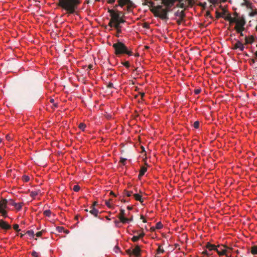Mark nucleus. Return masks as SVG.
Masks as SVG:
<instances>
[{"instance_id": "nucleus-1", "label": "nucleus", "mask_w": 257, "mask_h": 257, "mask_svg": "<svg viewBox=\"0 0 257 257\" xmlns=\"http://www.w3.org/2000/svg\"><path fill=\"white\" fill-rule=\"evenodd\" d=\"M81 0H59L60 6L68 14H72L78 10Z\"/></svg>"}, {"instance_id": "nucleus-2", "label": "nucleus", "mask_w": 257, "mask_h": 257, "mask_svg": "<svg viewBox=\"0 0 257 257\" xmlns=\"http://www.w3.org/2000/svg\"><path fill=\"white\" fill-rule=\"evenodd\" d=\"M115 50V54L116 55L126 54L128 56L133 55V52L131 49H130L123 43L117 40L116 43L112 45Z\"/></svg>"}, {"instance_id": "nucleus-3", "label": "nucleus", "mask_w": 257, "mask_h": 257, "mask_svg": "<svg viewBox=\"0 0 257 257\" xmlns=\"http://www.w3.org/2000/svg\"><path fill=\"white\" fill-rule=\"evenodd\" d=\"M235 19L233 23L235 24V26L234 29L235 30H238L239 31L240 29H245L244 26L246 24V21L243 16H239L236 13H234Z\"/></svg>"}, {"instance_id": "nucleus-4", "label": "nucleus", "mask_w": 257, "mask_h": 257, "mask_svg": "<svg viewBox=\"0 0 257 257\" xmlns=\"http://www.w3.org/2000/svg\"><path fill=\"white\" fill-rule=\"evenodd\" d=\"M111 16V19L112 20L113 22L118 21V20L122 15V13L119 11H115L113 10H109L108 11Z\"/></svg>"}, {"instance_id": "nucleus-5", "label": "nucleus", "mask_w": 257, "mask_h": 257, "mask_svg": "<svg viewBox=\"0 0 257 257\" xmlns=\"http://www.w3.org/2000/svg\"><path fill=\"white\" fill-rule=\"evenodd\" d=\"M9 205L15 207V208L17 211H20L22 209L24 205L23 202L16 203L14 200L10 199L8 200Z\"/></svg>"}, {"instance_id": "nucleus-6", "label": "nucleus", "mask_w": 257, "mask_h": 257, "mask_svg": "<svg viewBox=\"0 0 257 257\" xmlns=\"http://www.w3.org/2000/svg\"><path fill=\"white\" fill-rule=\"evenodd\" d=\"M125 215V213L124 210L123 209H121L120 210V213L118 218L120 220V222H122L123 224L126 223V222H127L128 221H129L128 218L126 217ZM131 220V219H130V220Z\"/></svg>"}, {"instance_id": "nucleus-7", "label": "nucleus", "mask_w": 257, "mask_h": 257, "mask_svg": "<svg viewBox=\"0 0 257 257\" xmlns=\"http://www.w3.org/2000/svg\"><path fill=\"white\" fill-rule=\"evenodd\" d=\"M9 205V201L6 199H2L0 200V211L6 210Z\"/></svg>"}, {"instance_id": "nucleus-8", "label": "nucleus", "mask_w": 257, "mask_h": 257, "mask_svg": "<svg viewBox=\"0 0 257 257\" xmlns=\"http://www.w3.org/2000/svg\"><path fill=\"white\" fill-rule=\"evenodd\" d=\"M234 49H238L240 51L242 52L244 50V47L243 44L239 40H237L236 43L234 45Z\"/></svg>"}, {"instance_id": "nucleus-9", "label": "nucleus", "mask_w": 257, "mask_h": 257, "mask_svg": "<svg viewBox=\"0 0 257 257\" xmlns=\"http://www.w3.org/2000/svg\"><path fill=\"white\" fill-rule=\"evenodd\" d=\"M0 227L4 229H10L11 228V226L7 223L6 221L3 219L0 220Z\"/></svg>"}, {"instance_id": "nucleus-10", "label": "nucleus", "mask_w": 257, "mask_h": 257, "mask_svg": "<svg viewBox=\"0 0 257 257\" xmlns=\"http://www.w3.org/2000/svg\"><path fill=\"white\" fill-rule=\"evenodd\" d=\"M255 40V37L253 35L246 36L245 37V43L246 44H252Z\"/></svg>"}, {"instance_id": "nucleus-11", "label": "nucleus", "mask_w": 257, "mask_h": 257, "mask_svg": "<svg viewBox=\"0 0 257 257\" xmlns=\"http://www.w3.org/2000/svg\"><path fill=\"white\" fill-rule=\"evenodd\" d=\"M132 253L137 257H139L141 255V249L139 245H136L134 248L133 249Z\"/></svg>"}, {"instance_id": "nucleus-12", "label": "nucleus", "mask_w": 257, "mask_h": 257, "mask_svg": "<svg viewBox=\"0 0 257 257\" xmlns=\"http://www.w3.org/2000/svg\"><path fill=\"white\" fill-rule=\"evenodd\" d=\"M205 247L209 249L210 250H214L216 251H218V249L217 248V246L214 244H211L210 242H207Z\"/></svg>"}, {"instance_id": "nucleus-13", "label": "nucleus", "mask_w": 257, "mask_h": 257, "mask_svg": "<svg viewBox=\"0 0 257 257\" xmlns=\"http://www.w3.org/2000/svg\"><path fill=\"white\" fill-rule=\"evenodd\" d=\"M224 19L229 22L230 24H233V22L234 21L235 17H232L231 14H229L226 17H224Z\"/></svg>"}, {"instance_id": "nucleus-14", "label": "nucleus", "mask_w": 257, "mask_h": 257, "mask_svg": "<svg viewBox=\"0 0 257 257\" xmlns=\"http://www.w3.org/2000/svg\"><path fill=\"white\" fill-rule=\"evenodd\" d=\"M174 15L176 17H178V18L181 19L185 17V14L183 11H180L179 10H178L175 13Z\"/></svg>"}, {"instance_id": "nucleus-15", "label": "nucleus", "mask_w": 257, "mask_h": 257, "mask_svg": "<svg viewBox=\"0 0 257 257\" xmlns=\"http://www.w3.org/2000/svg\"><path fill=\"white\" fill-rule=\"evenodd\" d=\"M147 168L145 166H142L139 172V178L140 179L147 172Z\"/></svg>"}, {"instance_id": "nucleus-16", "label": "nucleus", "mask_w": 257, "mask_h": 257, "mask_svg": "<svg viewBox=\"0 0 257 257\" xmlns=\"http://www.w3.org/2000/svg\"><path fill=\"white\" fill-rule=\"evenodd\" d=\"M90 213L94 215L95 217H97L98 215V214L99 213V210L94 207L93 206L91 207V210H90Z\"/></svg>"}, {"instance_id": "nucleus-17", "label": "nucleus", "mask_w": 257, "mask_h": 257, "mask_svg": "<svg viewBox=\"0 0 257 257\" xmlns=\"http://www.w3.org/2000/svg\"><path fill=\"white\" fill-rule=\"evenodd\" d=\"M133 196L135 200L140 201L142 204L143 203V202H144V200L142 198V195L138 193H135L133 195Z\"/></svg>"}, {"instance_id": "nucleus-18", "label": "nucleus", "mask_w": 257, "mask_h": 257, "mask_svg": "<svg viewBox=\"0 0 257 257\" xmlns=\"http://www.w3.org/2000/svg\"><path fill=\"white\" fill-rule=\"evenodd\" d=\"M130 0H118V5H116L115 7H117L118 6L122 7L123 6L127 4Z\"/></svg>"}, {"instance_id": "nucleus-19", "label": "nucleus", "mask_w": 257, "mask_h": 257, "mask_svg": "<svg viewBox=\"0 0 257 257\" xmlns=\"http://www.w3.org/2000/svg\"><path fill=\"white\" fill-rule=\"evenodd\" d=\"M130 0H118V5H116L115 7H117L118 6L122 7L123 6L127 4Z\"/></svg>"}, {"instance_id": "nucleus-20", "label": "nucleus", "mask_w": 257, "mask_h": 257, "mask_svg": "<svg viewBox=\"0 0 257 257\" xmlns=\"http://www.w3.org/2000/svg\"><path fill=\"white\" fill-rule=\"evenodd\" d=\"M130 0H118V5H116L115 7H117L118 6L122 7L123 6L127 4Z\"/></svg>"}, {"instance_id": "nucleus-21", "label": "nucleus", "mask_w": 257, "mask_h": 257, "mask_svg": "<svg viewBox=\"0 0 257 257\" xmlns=\"http://www.w3.org/2000/svg\"><path fill=\"white\" fill-rule=\"evenodd\" d=\"M41 191L40 190H37L35 191H32L30 192V196L33 198H35L37 195L40 194Z\"/></svg>"}, {"instance_id": "nucleus-22", "label": "nucleus", "mask_w": 257, "mask_h": 257, "mask_svg": "<svg viewBox=\"0 0 257 257\" xmlns=\"http://www.w3.org/2000/svg\"><path fill=\"white\" fill-rule=\"evenodd\" d=\"M250 64L252 66L254 67L255 68H257V66H255V63L257 62V60L255 58H252L249 60Z\"/></svg>"}, {"instance_id": "nucleus-23", "label": "nucleus", "mask_w": 257, "mask_h": 257, "mask_svg": "<svg viewBox=\"0 0 257 257\" xmlns=\"http://www.w3.org/2000/svg\"><path fill=\"white\" fill-rule=\"evenodd\" d=\"M250 251L252 254H257V246L254 245L252 246Z\"/></svg>"}, {"instance_id": "nucleus-24", "label": "nucleus", "mask_w": 257, "mask_h": 257, "mask_svg": "<svg viewBox=\"0 0 257 257\" xmlns=\"http://www.w3.org/2000/svg\"><path fill=\"white\" fill-rule=\"evenodd\" d=\"M43 214L44 215L47 217H50L52 214V212L50 210H46L44 211Z\"/></svg>"}, {"instance_id": "nucleus-25", "label": "nucleus", "mask_w": 257, "mask_h": 257, "mask_svg": "<svg viewBox=\"0 0 257 257\" xmlns=\"http://www.w3.org/2000/svg\"><path fill=\"white\" fill-rule=\"evenodd\" d=\"M78 127L80 130L84 132L85 130V128L86 127V125L85 123L82 122L79 124Z\"/></svg>"}, {"instance_id": "nucleus-26", "label": "nucleus", "mask_w": 257, "mask_h": 257, "mask_svg": "<svg viewBox=\"0 0 257 257\" xmlns=\"http://www.w3.org/2000/svg\"><path fill=\"white\" fill-rule=\"evenodd\" d=\"M226 250L225 249H221L220 250L218 249V251H216L219 255H223L225 254Z\"/></svg>"}, {"instance_id": "nucleus-27", "label": "nucleus", "mask_w": 257, "mask_h": 257, "mask_svg": "<svg viewBox=\"0 0 257 257\" xmlns=\"http://www.w3.org/2000/svg\"><path fill=\"white\" fill-rule=\"evenodd\" d=\"M116 30L121 29V27L118 22H114V27Z\"/></svg>"}, {"instance_id": "nucleus-28", "label": "nucleus", "mask_w": 257, "mask_h": 257, "mask_svg": "<svg viewBox=\"0 0 257 257\" xmlns=\"http://www.w3.org/2000/svg\"><path fill=\"white\" fill-rule=\"evenodd\" d=\"M1 211H0V213L2 214V215L5 217V218H6V217H8V212L7 210H1Z\"/></svg>"}, {"instance_id": "nucleus-29", "label": "nucleus", "mask_w": 257, "mask_h": 257, "mask_svg": "<svg viewBox=\"0 0 257 257\" xmlns=\"http://www.w3.org/2000/svg\"><path fill=\"white\" fill-rule=\"evenodd\" d=\"M26 233L30 236L34 237L35 235L34 232L33 230H29L26 232Z\"/></svg>"}, {"instance_id": "nucleus-30", "label": "nucleus", "mask_w": 257, "mask_h": 257, "mask_svg": "<svg viewBox=\"0 0 257 257\" xmlns=\"http://www.w3.org/2000/svg\"><path fill=\"white\" fill-rule=\"evenodd\" d=\"M163 228V225L161 222H158L156 224V228L157 229H160Z\"/></svg>"}, {"instance_id": "nucleus-31", "label": "nucleus", "mask_w": 257, "mask_h": 257, "mask_svg": "<svg viewBox=\"0 0 257 257\" xmlns=\"http://www.w3.org/2000/svg\"><path fill=\"white\" fill-rule=\"evenodd\" d=\"M64 230H65V228L62 227V226H57L56 227V230L58 232H63V231H64Z\"/></svg>"}, {"instance_id": "nucleus-32", "label": "nucleus", "mask_w": 257, "mask_h": 257, "mask_svg": "<svg viewBox=\"0 0 257 257\" xmlns=\"http://www.w3.org/2000/svg\"><path fill=\"white\" fill-rule=\"evenodd\" d=\"M164 251V249L162 247L161 245H159L157 250V253H163Z\"/></svg>"}, {"instance_id": "nucleus-33", "label": "nucleus", "mask_w": 257, "mask_h": 257, "mask_svg": "<svg viewBox=\"0 0 257 257\" xmlns=\"http://www.w3.org/2000/svg\"><path fill=\"white\" fill-rule=\"evenodd\" d=\"M50 102L53 104L54 108L58 107V104L57 103H55V100L53 98H51L50 100Z\"/></svg>"}, {"instance_id": "nucleus-34", "label": "nucleus", "mask_w": 257, "mask_h": 257, "mask_svg": "<svg viewBox=\"0 0 257 257\" xmlns=\"http://www.w3.org/2000/svg\"><path fill=\"white\" fill-rule=\"evenodd\" d=\"M73 190L75 192H78L80 190V187L78 185H75L74 186Z\"/></svg>"}, {"instance_id": "nucleus-35", "label": "nucleus", "mask_w": 257, "mask_h": 257, "mask_svg": "<svg viewBox=\"0 0 257 257\" xmlns=\"http://www.w3.org/2000/svg\"><path fill=\"white\" fill-rule=\"evenodd\" d=\"M122 64L126 68H129L130 67V62L128 61H125L124 62H122Z\"/></svg>"}, {"instance_id": "nucleus-36", "label": "nucleus", "mask_w": 257, "mask_h": 257, "mask_svg": "<svg viewBox=\"0 0 257 257\" xmlns=\"http://www.w3.org/2000/svg\"><path fill=\"white\" fill-rule=\"evenodd\" d=\"M193 126L195 128H198L199 126V121H195L193 124Z\"/></svg>"}, {"instance_id": "nucleus-37", "label": "nucleus", "mask_w": 257, "mask_h": 257, "mask_svg": "<svg viewBox=\"0 0 257 257\" xmlns=\"http://www.w3.org/2000/svg\"><path fill=\"white\" fill-rule=\"evenodd\" d=\"M126 159L121 157L120 158L119 162L121 163L123 165H125Z\"/></svg>"}, {"instance_id": "nucleus-38", "label": "nucleus", "mask_w": 257, "mask_h": 257, "mask_svg": "<svg viewBox=\"0 0 257 257\" xmlns=\"http://www.w3.org/2000/svg\"><path fill=\"white\" fill-rule=\"evenodd\" d=\"M23 180L24 182H27L30 180V177L28 176L24 175L23 177Z\"/></svg>"}, {"instance_id": "nucleus-39", "label": "nucleus", "mask_w": 257, "mask_h": 257, "mask_svg": "<svg viewBox=\"0 0 257 257\" xmlns=\"http://www.w3.org/2000/svg\"><path fill=\"white\" fill-rule=\"evenodd\" d=\"M113 251L115 253H118L120 251L119 247L117 245H115L113 248Z\"/></svg>"}, {"instance_id": "nucleus-40", "label": "nucleus", "mask_w": 257, "mask_h": 257, "mask_svg": "<svg viewBox=\"0 0 257 257\" xmlns=\"http://www.w3.org/2000/svg\"><path fill=\"white\" fill-rule=\"evenodd\" d=\"M19 225H18V224H14V225H13V228H14V229L16 231H17V232H19V231H20L21 230L19 228Z\"/></svg>"}, {"instance_id": "nucleus-41", "label": "nucleus", "mask_w": 257, "mask_h": 257, "mask_svg": "<svg viewBox=\"0 0 257 257\" xmlns=\"http://www.w3.org/2000/svg\"><path fill=\"white\" fill-rule=\"evenodd\" d=\"M105 204L109 208H111L112 206L111 205V204H110V200H106L105 201Z\"/></svg>"}, {"instance_id": "nucleus-42", "label": "nucleus", "mask_w": 257, "mask_h": 257, "mask_svg": "<svg viewBox=\"0 0 257 257\" xmlns=\"http://www.w3.org/2000/svg\"><path fill=\"white\" fill-rule=\"evenodd\" d=\"M139 240V237H138V236H134L132 238V240L133 241V242H137L138 241V240Z\"/></svg>"}, {"instance_id": "nucleus-43", "label": "nucleus", "mask_w": 257, "mask_h": 257, "mask_svg": "<svg viewBox=\"0 0 257 257\" xmlns=\"http://www.w3.org/2000/svg\"><path fill=\"white\" fill-rule=\"evenodd\" d=\"M245 30V29H240L239 30V32L238 30H235L236 32L238 33V34H239L240 36H243V31Z\"/></svg>"}, {"instance_id": "nucleus-44", "label": "nucleus", "mask_w": 257, "mask_h": 257, "mask_svg": "<svg viewBox=\"0 0 257 257\" xmlns=\"http://www.w3.org/2000/svg\"><path fill=\"white\" fill-rule=\"evenodd\" d=\"M33 257H39V253L35 251H33L31 253Z\"/></svg>"}, {"instance_id": "nucleus-45", "label": "nucleus", "mask_w": 257, "mask_h": 257, "mask_svg": "<svg viewBox=\"0 0 257 257\" xmlns=\"http://www.w3.org/2000/svg\"><path fill=\"white\" fill-rule=\"evenodd\" d=\"M201 89L200 88H197L194 90L195 94L197 95L200 93Z\"/></svg>"}, {"instance_id": "nucleus-46", "label": "nucleus", "mask_w": 257, "mask_h": 257, "mask_svg": "<svg viewBox=\"0 0 257 257\" xmlns=\"http://www.w3.org/2000/svg\"><path fill=\"white\" fill-rule=\"evenodd\" d=\"M44 232V230H43L41 231L38 232L36 234V236L37 237H41L43 235V233Z\"/></svg>"}, {"instance_id": "nucleus-47", "label": "nucleus", "mask_w": 257, "mask_h": 257, "mask_svg": "<svg viewBox=\"0 0 257 257\" xmlns=\"http://www.w3.org/2000/svg\"><path fill=\"white\" fill-rule=\"evenodd\" d=\"M133 191H125V194L128 196V197H130L132 194H133Z\"/></svg>"}, {"instance_id": "nucleus-48", "label": "nucleus", "mask_w": 257, "mask_h": 257, "mask_svg": "<svg viewBox=\"0 0 257 257\" xmlns=\"http://www.w3.org/2000/svg\"><path fill=\"white\" fill-rule=\"evenodd\" d=\"M183 21H184V18H182V19L179 18V19L177 20V23L178 25H180L181 24V23H182Z\"/></svg>"}, {"instance_id": "nucleus-49", "label": "nucleus", "mask_w": 257, "mask_h": 257, "mask_svg": "<svg viewBox=\"0 0 257 257\" xmlns=\"http://www.w3.org/2000/svg\"><path fill=\"white\" fill-rule=\"evenodd\" d=\"M125 21L122 19V17L121 16L119 19L118 20V21L116 22H118L119 24H121L124 23Z\"/></svg>"}, {"instance_id": "nucleus-50", "label": "nucleus", "mask_w": 257, "mask_h": 257, "mask_svg": "<svg viewBox=\"0 0 257 257\" xmlns=\"http://www.w3.org/2000/svg\"><path fill=\"white\" fill-rule=\"evenodd\" d=\"M116 30V34L115 35V36L116 37H119V34L121 33V29H118Z\"/></svg>"}, {"instance_id": "nucleus-51", "label": "nucleus", "mask_w": 257, "mask_h": 257, "mask_svg": "<svg viewBox=\"0 0 257 257\" xmlns=\"http://www.w3.org/2000/svg\"><path fill=\"white\" fill-rule=\"evenodd\" d=\"M216 17L217 18H219L220 17H223L222 14L220 13L219 12H216Z\"/></svg>"}, {"instance_id": "nucleus-52", "label": "nucleus", "mask_w": 257, "mask_h": 257, "mask_svg": "<svg viewBox=\"0 0 257 257\" xmlns=\"http://www.w3.org/2000/svg\"><path fill=\"white\" fill-rule=\"evenodd\" d=\"M108 26H110V27H114V22L112 19H111L110 21H109V22L108 23Z\"/></svg>"}, {"instance_id": "nucleus-53", "label": "nucleus", "mask_w": 257, "mask_h": 257, "mask_svg": "<svg viewBox=\"0 0 257 257\" xmlns=\"http://www.w3.org/2000/svg\"><path fill=\"white\" fill-rule=\"evenodd\" d=\"M257 15V12L256 11H254V12H251L250 14H249V16H251V17H253L255 15Z\"/></svg>"}, {"instance_id": "nucleus-54", "label": "nucleus", "mask_w": 257, "mask_h": 257, "mask_svg": "<svg viewBox=\"0 0 257 257\" xmlns=\"http://www.w3.org/2000/svg\"><path fill=\"white\" fill-rule=\"evenodd\" d=\"M202 254L204 255H209V253L208 252L207 250H204L202 252Z\"/></svg>"}, {"instance_id": "nucleus-55", "label": "nucleus", "mask_w": 257, "mask_h": 257, "mask_svg": "<svg viewBox=\"0 0 257 257\" xmlns=\"http://www.w3.org/2000/svg\"><path fill=\"white\" fill-rule=\"evenodd\" d=\"M145 235V233L142 232V233H141L138 236V237H139V239L141 238H142L144 237V236Z\"/></svg>"}, {"instance_id": "nucleus-56", "label": "nucleus", "mask_w": 257, "mask_h": 257, "mask_svg": "<svg viewBox=\"0 0 257 257\" xmlns=\"http://www.w3.org/2000/svg\"><path fill=\"white\" fill-rule=\"evenodd\" d=\"M6 137V139L8 141H10L12 139L11 136L9 135H7Z\"/></svg>"}, {"instance_id": "nucleus-57", "label": "nucleus", "mask_w": 257, "mask_h": 257, "mask_svg": "<svg viewBox=\"0 0 257 257\" xmlns=\"http://www.w3.org/2000/svg\"><path fill=\"white\" fill-rule=\"evenodd\" d=\"M141 219L143 220V222L146 223L147 222L146 219L144 218L143 215L141 216Z\"/></svg>"}, {"instance_id": "nucleus-58", "label": "nucleus", "mask_w": 257, "mask_h": 257, "mask_svg": "<svg viewBox=\"0 0 257 257\" xmlns=\"http://www.w3.org/2000/svg\"><path fill=\"white\" fill-rule=\"evenodd\" d=\"M114 223H115V224L116 226H119V224H120V222L119 221L115 220L114 221Z\"/></svg>"}, {"instance_id": "nucleus-59", "label": "nucleus", "mask_w": 257, "mask_h": 257, "mask_svg": "<svg viewBox=\"0 0 257 257\" xmlns=\"http://www.w3.org/2000/svg\"><path fill=\"white\" fill-rule=\"evenodd\" d=\"M115 0H108L107 1V3L110 4H113L114 3Z\"/></svg>"}, {"instance_id": "nucleus-60", "label": "nucleus", "mask_w": 257, "mask_h": 257, "mask_svg": "<svg viewBox=\"0 0 257 257\" xmlns=\"http://www.w3.org/2000/svg\"><path fill=\"white\" fill-rule=\"evenodd\" d=\"M133 207L132 206H128L127 207V209L128 210H132L133 209Z\"/></svg>"}, {"instance_id": "nucleus-61", "label": "nucleus", "mask_w": 257, "mask_h": 257, "mask_svg": "<svg viewBox=\"0 0 257 257\" xmlns=\"http://www.w3.org/2000/svg\"><path fill=\"white\" fill-rule=\"evenodd\" d=\"M112 86H113V84H112V83H109V84H108V87H109V88L112 87Z\"/></svg>"}, {"instance_id": "nucleus-62", "label": "nucleus", "mask_w": 257, "mask_h": 257, "mask_svg": "<svg viewBox=\"0 0 257 257\" xmlns=\"http://www.w3.org/2000/svg\"><path fill=\"white\" fill-rule=\"evenodd\" d=\"M140 95H141V97H142V98H143V97H144V96H145V93H144V92L140 93Z\"/></svg>"}, {"instance_id": "nucleus-63", "label": "nucleus", "mask_w": 257, "mask_h": 257, "mask_svg": "<svg viewBox=\"0 0 257 257\" xmlns=\"http://www.w3.org/2000/svg\"><path fill=\"white\" fill-rule=\"evenodd\" d=\"M17 235H20L21 237H23L24 236V234H22V233H19V234H18Z\"/></svg>"}, {"instance_id": "nucleus-64", "label": "nucleus", "mask_w": 257, "mask_h": 257, "mask_svg": "<svg viewBox=\"0 0 257 257\" xmlns=\"http://www.w3.org/2000/svg\"><path fill=\"white\" fill-rule=\"evenodd\" d=\"M184 6H184V4L183 3H181V4H180V7H181V8H184Z\"/></svg>"}]
</instances>
